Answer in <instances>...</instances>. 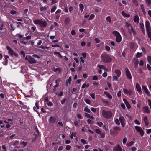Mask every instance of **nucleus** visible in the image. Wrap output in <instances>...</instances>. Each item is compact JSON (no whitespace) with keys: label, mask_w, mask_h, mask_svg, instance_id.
Here are the masks:
<instances>
[{"label":"nucleus","mask_w":151,"mask_h":151,"mask_svg":"<svg viewBox=\"0 0 151 151\" xmlns=\"http://www.w3.org/2000/svg\"><path fill=\"white\" fill-rule=\"evenodd\" d=\"M100 57L101 60L104 63H109L112 60V58L110 55L105 52H104L101 55Z\"/></svg>","instance_id":"1"},{"label":"nucleus","mask_w":151,"mask_h":151,"mask_svg":"<svg viewBox=\"0 0 151 151\" xmlns=\"http://www.w3.org/2000/svg\"><path fill=\"white\" fill-rule=\"evenodd\" d=\"M33 22L35 24L39 25L42 28H45L47 26V22L45 20L37 19L34 21Z\"/></svg>","instance_id":"2"},{"label":"nucleus","mask_w":151,"mask_h":151,"mask_svg":"<svg viewBox=\"0 0 151 151\" xmlns=\"http://www.w3.org/2000/svg\"><path fill=\"white\" fill-rule=\"evenodd\" d=\"M145 27L146 31L147 33L148 37L151 40V27L149 22L148 21H146L145 22Z\"/></svg>","instance_id":"3"},{"label":"nucleus","mask_w":151,"mask_h":151,"mask_svg":"<svg viewBox=\"0 0 151 151\" xmlns=\"http://www.w3.org/2000/svg\"><path fill=\"white\" fill-rule=\"evenodd\" d=\"M112 114L111 112L109 111H106L103 110L102 111V115L106 119H110L112 116Z\"/></svg>","instance_id":"4"},{"label":"nucleus","mask_w":151,"mask_h":151,"mask_svg":"<svg viewBox=\"0 0 151 151\" xmlns=\"http://www.w3.org/2000/svg\"><path fill=\"white\" fill-rule=\"evenodd\" d=\"M112 34L116 37V40L118 42H120L122 40L121 36L120 33L117 31H114Z\"/></svg>","instance_id":"5"},{"label":"nucleus","mask_w":151,"mask_h":151,"mask_svg":"<svg viewBox=\"0 0 151 151\" xmlns=\"http://www.w3.org/2000/svg\"><path fill=\"white\" fill-rule=\"evenodd\" d=\"M25 60H27L29 63L31 64L36 63H37L36 60L30 56H26L25 58Z\"/></svg>","instance_id":"6"},{"label":"nucleus","mask_w":151,"mask_h":151,"mask_svg":"<svg viewBox=\"0 0 151 151\" xmlns=\"http://www.w3.org/2000/svg\"><path fill=\"white\" fill-rule=\"evenodd\" d=\"M128 32L131 35H132V33H133L134 36L136 35L137 34L136 32L132 26H131L130 28L128 29Z\"/></svg>","instance_id":"7"},{"label":"nucleus","mask_w":151,"mask_h":151,"mask_svg":"<svg viewBox=\"0 0 151 151\" xmlns=\"http://www.w3.org/2000/svg\"><path fill=\"white\" fill-rule=\"evenodd\" d=\"M125 70L126 76L129 79H131L132 78V76L130 73L127 68H126Z\"/></svg>","instance_id":"8"},{"label":"nucleus","mask_w":151,"mask_h":151,"mask_svg":"<svg viewBox=\"0 0 151 151\" xmlns=\"http://www.w3.org/2000/svg\"><path fill=\"white\" fill-rule=\"evenodd\" d=\"M123 91L124 93L126 95H131L133 93V91L131 90H128L127 89L124 88Z\"/></svg>","instance_id":"9"},{"label":"nucleus","mask_w":151,"mask_h":151,"mask_svg":"<svg viewBox=\"0 0 151 151\" xmlns=\"http://www.w3.org/2000/svg\"><path fill=\"white\" fill-rule=\"evenodd\" d=\"M113 151H125V150H122L120 145H118L117 146L114 148Z\"/></svg>","instance_id":"10"},{"label":"nucleus","mask_w":151,"mask_h":151,"mask_svg":"<svg viewBox=\"0 0 151 151\" xmlns=\"http://www.w3.org/2000/svg\"><path fill=\"white\" fill-rule=\"evenodd\" d=\"M119 119L121 123L122 126L123 127H124L125 125L124 122L125 121L124 118L122 116L119 117Z\"/></svg>","instance_id":"11"},{"label":"nucleus","mask_w":151,"mask_h":151,"mask_svg":"<svg viewBox=\"0 0 151 151\" xmlns=\"http://www.w3.org/2000/svg\"><path fill=\"white\" fill-rule=\"evenodd\" d=\"M142 89L144 90L145 92L146 93V94H147L148 96H149L150 95V92L148 90L145 86H142Z\"/></svg>","instance_id":"12"},{"label":"nucleus","mask_w":151,"mask_h":151,"mask_svg":"<svg viewBox=\"0 0 151 151\" xmlns=\"http://www.w3.org/2000/svg\"><path fill=\"white\" fill-rule=\"evenodd\" d=\"M6 49L8 50V53L9 55H10L12 56H13V53L14 52L13 50L8 46H6Z\"/></svg>","instance_id":"13"},{"label":"nucleus","mask_w":151,"mask_h":151,"mask_svg":"<svg viewBox=\"0 0 151 151\" xmlns=\"http://www.w3.org/2000/svg\"><path fill=\"white\" fill-rule=\"evenodd\" d=\"M136 88L137 91L140 93L141 94L142 93L140 85L137 83L136 84Z\"/></svg>","instance_id":"14"},{"label":"nucleus","mask_w":151,"mask_h":151,"mask_svg":"<svg viewBox=\"0 0 151 151\" xmlns=\"http://www.w3.org/2000/svg\"><path fill=\"white\" fill-rule=\"evenodd\" d=\"M123 100L125 104L127 107L128 109L130 108L131 107V106L129 102L127 101L126 99L125 98H123Z\"/></svg>","instance_id":"15"},{"label":"nucleus","mask_w":151,"mask_h":151,"mask_svg":"<svg viewBox=\"0 0 151 151\" xmlns=\"http://www.w3.org/2000/svg\"><path fill=\"white\" fill-rule=\"evenodd\" d=\"M139 27L141 29L143 33L145 35V29L144 27V25L142 23H139Z\"/></svg>","instance_id":"16"},{"label":"nucleus","mask_w":151,"mask_h":151,"mask_svg":"<svg viewBox=\"0 0 151 151\" xmlns=\"http://www.w3.org/2000/svg\"><path fill=\"white\" fill-rule=\"evenodd\" d=\"M133 20L134 22H136L137 24H138L139 23V16L137 15L135 16H134Z\"/></svg>","instance_id":"17"},{"label":"nucleus","mask_w":151,"mask_h":151,"mask_svg":"<svg viewBox=\"0 0 151 151\" xmlns=\"http://www.w3.org/2000/svg\"><path fill=\"white\" fill-rule=\"evenodd\" d=\"M56 120V118L55 117L51 116L49 119V122L50 123H54Z\"/></svg>","instance_id":"18"},{"label":"nucleus","mask_w":151,"mask_h":151,"mask_svg":"<svg viewBox=\"0 0 151 151\" xmlns=\"http://www.w3.org/2000/svg\"><path fill=\"white\" fill-rule=\"evenodd\" d=\"M85 116L87 118H90L92 120L95 119V118L92 116L90 115L88 113H85L84 114Z\"/></svg>","instance_id":"19"},{"label":"nucleus","mask_w":151,"mask_h":151,"mask_svg":"<svg viewBox=\"0 0 151 151\" xmlns=\"http://www.w3.org/2000/svg\"><path fill=\"white\" fill-rule=\"evenodd\" d=\"M98 67L100 69H103L105 71H108V69L106 68L105 66L102 65H99L98 66Z\"/></svg>","instance_id":"20"},{"label":"nucleus","mask_w":151,"mask_h":151,"mask_svg":"<svg viewBox=\"0 0 151 151\" xmlns=\"http://www.w3.org/2000/svg\"><path fill=\"white\" fill-rule=\"evenodd\" d=\"M144 122L145 124V126H147L148 125V120L146 116H145L144 117L143 119Z\"/></svg>","instance_id":"21"},{"label":"nucleus","mask_w":151,"mask_h":151,"mask_svg":"<svg viewBox=\"0 0 151 151\" xmlns=\"http://www.w3.org/2000/svg\"><path fill=\"white\" fill-rule=\"evenodd\" d=\"M115 73L116 74L118 78L120 77L121 74V72L119 70L117 69L115 71Z\"/></svg>","instance_id":"22"},{"label":"nucleus","mask_w":151,"mask_h":151,"mask_svg":"<svg viewBox=\"0 0 151 151\" xmlns=\"http://www.w3.org/2000/svg\"><path fill=\"white\" fill-rule=\"evenodd\" d=\"M142 109L144 112L147 113H149L150 112V110H149L147 106H145L143 107Z\"/></svg>","instance_id":"23"},{"label":"nucleus","mask_w":151,"mask_h":151,"mask_svg":"<svg viewBox=\"0 0 151 151\" xmlns=\"http://www.w3.org/2000/svg\"><path fill=\"white\" fill-rule=\"evenodd\" d=\"M70 19L69 17L66 18L65 20L64 23L65 24L68 25L69 23L70 22Z\"/></svg>","instance_id":"24"},{"label":"nucleus","mask_w":151,"mask_h":151,"mask_svg":"<svg viewBox=\"0 0 151 151\" xmlns=\"http://www.w3.org/2000/svg\"><path fill=\"white\" fill-rule=\"evenodd\" d=\"M104 93L106 94L107 97H108L109 99H111L112 98V96L111 95L110 93L106 91L104 92Z\"/></svg>","instance_id":"25"},{"label":"nucleus","mask_w":151,"mask_h":151,"mask_svg":"<svg viewBox=\"0 0 151 151\" xmlns=\"http://www.w3.org/2000/svg\"><path fill=\"white\" fill-rule=\"evenodd\" d=\"M140 7L142 10V12L143 14H146V12L145 10L144 9V5L143 4H141L140 5Z\"/></svg>","instance_id":"26"},{"label":"nucleus","mask_w":151,"mask_h":151,"mask_svg":"<svg viewBox=\"0 0 151 151\" xmlns=\"http://www.w3.org/2000/svg\"><path fill=\"white\" fill-rule=\"evenodd\" d=\"M135 129L138 132H143L141 129V128L139 127L136 126L135 127Z\"/></svg>","instance_id":"27"},{"label":"nucleus","mask_w":151,"mask_h":151,"mask_svg":"<svg viewBox=\"0 0 151 151\" xmlns=\"http://www.w3.org/2000/svg\"><path fill=\"white\" fill-rule=\"evenodd\" d=\"M24 37L21 39V42L24 44H26L27 42V41L25 40Z\"/></svg>","instance_id":"28"},{"label":"nucleus","mask_w":151,"mask_h":151,"mask_svg":"<svg viewBox=\"0 0 151 151\" xmlns=\"http://www.w3.org/2000/svg\"><path fill=\"white\" fill-rule=\"evenodd\" d=\"M135 45V44L133 42H130V45H129L130 48L132 49H133L134 48V47Z\"/></svg>","instance_id":"29"},{"label":"nucleus","mask_w":151,"mask_h":151,"mask_svg":"<svg viewBox=\"0 0 151 151\" xmlns=\"http://www.w3.org/2000/svg\"><path fill=\"white\" fill-rule=\"evenodd\" d=\"M54 54L55 55H57L58 56V57L60 58H62V56L61 55L60 53L58 52H54Z\"/></svg>","instance_id":"30"},{"label":"nucleus","mask_w":151,"mask_h":151,"mask_svg":"<svg viewBox=\"0 0 151 151\" xmlns=\"http://www.w3.org/2000/svg\"><path fill=\"white\" fill-rule=\"evenodd\" d=\"M53 70L54 72H57L58 71L59 73H60L61 72V69L60 68H53Z\"/></svg>","instance_id":"31"},{"label":"nucleus","mask_w":151,"mask_h":151,"mask_svg":"<svg viewBox=\"0 0 151 151\" xmlns=\"http://www.w3.org/2000/svg\"><path fill=\"white\" fill-rule=\"evenodd\" d=\"M84 111H85L88 113H90L91 112V111L90 109L86 106L84 108Z\"/></svg>","instance_id":"32"},{"label":"nucleus","mask_w":151,"mask_h":151,"mask_svg":"<svg viewBox=\"0 0 151 151\" xmlns=\"http://www.w3.org/2000/svg\"><path fill=\"white\" fill-rule=\"evenodd\" d=\"M113 129L115 131H119L120 129V128L119 127H113Z\"/></svg>","instance_id":"33"},{"label":"nucleus","mask_w":151,"mask_h":151,"mask_svg":"<svg viewBox=\"0 0 151 151\" xmlns=\"http://www.w3.org/2000/svg\"><path fill=\"white\" fill-rule=\"evenodd\" d=\"M99 136L101 137V138H104L105 137V134L104 133H97Z\"/></svg>","instance_id":"34"},{"label":"nucleus","mask_w":151,"mask_h":151,"mask_svg":"<svg viewBox=\"0 0 151 151\" xmlns=\"http://www.w3.org/2000/svg\"><path fill=\"white\" fill-rule=\"evenodd\" d=\"M122 14L125 17H130V15L129 14H127L125 13V12L123 11L122 12Z\"/></svg>","instance_id":"35"},{"label":"nucleus","mask_w":151,"mask_h":151,"mask_svg":"<svg viewBox=\"0 0 151 151\" xmlns=\"http://www.w3.org/2000/svg\"><path fill=\"white\" fill-rule=\"evenodd\" d=\"M106 21L109 23H111L112 22L111 17L110 16H108L106 18Z\"/></svg>","instance_id":"36"},{"label":"nucleus","mask_w":151,"mask_h":151,"mask_svg":"<svg viewBox=\"0 0 151 151\" xmlns=\"http://www.w3.org/2000/svg\"><path fill=\"white\" fill-rule=\"evenodd\" d=\"M133 4L136 6H137L138 5L137 1L136 0H132V1Z\"/></svg>","instance_id":"37"},{"label":"nucleus","mask_w":151,"mask_h":151,"mask_svg":"<svg viewBox=\"0 0 151 151\" xmlns=\"http://www.w3.org/2000/svg\"><path fill=\"white\" fill-rule=\"evenodd\" d=\"M79 6L80 10L81 12H82L84 8L83 5L82 4H80Z\"/></svg>","instance_id":"38"},{"label":"nucleus","mask_w":151,"mask_h":151,"mask_svg":"<svg viewBox=\"0 0 151 151\" xmlns=\"http://www.w3.org/2000/svg\"><path fill=\"white\" fill-rule=\"evenodd\" d=\"M134 142L132 141L130 142L129 143H127L126 144V145L127 147H129L132 145L134 144Z\"/></svg>","instance_id":"39"},{"label":"nucleus","mask_w":151,"mask_h":151,"mask_svg":"<svg viewBox=\"0 0 151 151\" xmlns=\"http://www.w3.org/2000/svg\"><path fill=\"white\" fill-rule=\"evenodd\" d=\"M146 3L148 6H150L151 4V0H145Z\"/></svg>","instance_id":"40"},{"label":"nucleus","mask_w":151,"mask_h":151,"mask_svg":"<svg viewBox=\"0 0 151 151\" xmlns=\"http://www.w3.org/2000/svg\"><path fill=\"white\" fill-rule=\"evenodd\" d=\"M19 144V141H16L14 143V145L15 147H17Z\"/></svg>","instance_id":"41"},{"label":"nucleus","mask_w":151,"mask_h":151,"mask_svg":"<svg viewBox=\"0 0 151 151\" xmlns=\"http://www.w3.org/2000/svg\"><path fill=\"white\" fill-rule=\"evenodd\" d=\"M47 7H43L42 6L40 8V10L41 11H45L46 10Z\"/></svg>","instance_id":"42"},{"label":"nucleus","mask_w":151,"mask_h":151,"mask_svg":"<svg viewBox=\"0 0 151 151\" xmlns=\"http://www.w3.org/2000/svg\"><path fill=\"white\" fill-rule=\"evenodd\" d=\"M94 17H95V15L94 14H91L90 15V16L88 19V20H92L94 18Z\"/></svg>","instance_id":"43"},{"label":"nucleus","mask_w":151,"mask_h":151,"mask_svg":"<svg viewBox=\"0 0 151 151\" xmlns=\"http://www.w3.org/2000/svg\"><path fill=\"white\" fill-rule=\"evenodd\" d=\"M125 26L126 27L128 28H130V27L131 26V25L130 24H129L128 23V22H126L125 23Z\"/></svg>","instance_id":"44"},{"label":"nucleus","mask_w":151,"mask_h":151,"mask_svg":"<svg viewBox=\"0 0 151 151\" xmlns=\"http://www.w3.org/2000/svg\"><path fill=\"white\" fill-rule=\"evenodd\" d=\"M142 53H139L138 52L136 54V57L139 58L142 56Z\"/></svg>","instance_id":"45"},{"label":"nucleus","mask_w":151,"mask_h":151,"mask_svg":"<svg viewBox=\"0 0 151 151\" xmlns=\"http://www.w3.org/2000/svg\"><path fill=\"white\" fill-rule=\"evenodd\" d=\"M35 105H36V108L35 107H34V109L35 111L36 110V109H36V108L37 109H39V106L38 105V103L37 102L36 103Z\"/></svg>","instance_id":"46"},{"label":"nucleus","mask_w":151,"mask_h":151,"mask_svg":"<svg viewBox=\"0 0 151 151\" xmlns=\"http://www.w3.org/2000/svg\"><path fill=\"white\" fill-rule=\"evenodd\" d=\"M79 124V122L77 120H75L74 122V125L76 126H78Z\"/></svg>","instance_id":"47"},{"label":"nucleus","mask_w":151,"mask_h":151,"mask_svg":"<svg viewBox=\"0 0 151 151\" xmlns=\"http://www.w3.org/2000/svg\"><path fill=\"white\" fill-rule=\"evenodd\" d=\"M97 124L99 127H101L103 124L102 122H97Z\"/></svg>","instance_id":"48"},{"label":"nucleus","mask_w":151,"mask_h":151,"mask_svg":"<svg viewBox=\"0 0 151 151\" xmlns=\"http://www.w3.org/2000/svg\"><path fill=\"white\" fill-rule=\"evenodd\" d=\"M56 9V7L55 6H54L53 8H52L51 10V13H53L54 12L55 10Z\"/></svg>","instance_id":"49"},{"label":"nucleus","mask_w":151,"mask_h":151,"mask_svg":"<svg viewBox=\"0 0 151 151\" xmlns=\"http://www.w3.org/2000/svg\"><path fill=\"white\" fill-rule=\"evenodd\" d=\"M148 61L150 63H151V56H148L147 57Z\"/></svg>","instance_id":"50"},{"label":"nucleus","mask_w":151,"mask_h":151,"mask_svg":"<svg viewBox=\"0 0 151 151\" xmlns=\"http://www.w3.org/2000/svg\"><path fill=\"white\" fill-rule=\"evenodd\" d=\"M105 49L107 51H109L110 50V47L108 46H106L105 47Z\"/></svg>","instance_id":"51"},{"label":"nucleus","mask_w":151,"mask_h":151,"mask_svg":"<svg viewBox=\"0 0 151 151\" xmlns=\"http://www.w3.org/2000/svg\"><path fill=\"white\" fill-rule=\"evenodd\" d=\"M118 78H119L117 76H114L113 77V81H117L118 80Z\"/></svg>","instance_id":"52"},{"label":"nucleus","mask_w":151,"mask_h":151,"mask_svg":"<svg viewBox=\"0 0 151 151\" xmlns=\"http://www.w3.org/2000/svg\"><path fill=\"white\" fill-rule=\"evenodd\" d=\"M10 13L12 14H16L17 12L16 11L12 10L10 11Z\"/></svg>","instance_id":"53"},{"label":"nucleus","mask_w":151,"mask_h":151,"mask_svg":"<svg viewBox=\"0 0 151 151\" xmlns=\"http://www.w3.org/2000/svg\"><path fill=\"white\" fill-rule=\"evenodd\" d=\"M91 111L94 113L96 111V109L95 108H91Z\"/></svg>","instance_id":"54"},{"label":"nucleus","mask_w":151,"mask_h":151,"mask_svg":"<svg viewBox=\"0 0 151 151\" xmlns=\"http://www.w3.org/2000/svg\"><path fill=\"white\" fill-rule=\"evenodd\" d=\"M94 40L97 43H99L100 42V40L98 38H95Z\"/></svg>","instance_id":"55"},{"label":"nucleus","mask_w":151,"mask_h":151,"mask_svg":"<svg viewBox=\"0 0 151 151\" xmlns=\"http://www.w3.org/2000/svg\"><path fill=\"white\" fill-rule=\"evenodd\" d=\"M20 53L23 55V57L24 58L25 56V54L23 50H21L20 52Z\"/></svg>","instance_id":"56"},{"label":"nucleus","mask_w":151,"mask_h":151,"mask_svg":"<svg viewBox=\"0 0 151 151\" xmlns=\"http://www.w3.org/2000/svg\"><path fill=\"white\" fill-rule=\"evenodd\" d=\"M85 101L88 104H90L91 103L89 99H86L85 100Z\"/></svg>","instance_id":"57"},{"label":"nucleus","mask_w":151,"mask_h":151,"mask_svg":"<svg viewBox=\"0 0 151 151\" xmlns=\"http://www.w3.org/2000/svg\"><path fill=\"white\" fill-rule=\"evenodd\" d=\"M134 122L136 123V124H137L139 125L140 124L139 122L137 119H136L134 121Z\"/></svg>","instance_id":"58"},{"label":"nucleus","mask_w":151,"mask_h":151,"mask_svg":"<svg viewBox=\"0 0 151 151\" xmlns=\"http://www.w3.org/2000/svg\"><path fill=\"white\" fill-rule=\"evenodd\" d=\"M71 34L72 35H75L76 34V32L74 30H72L71 31Z\"/></svg>","instance_id":"59"},{"label":"nucleus","mask_w":151,"mask_h":151,"mask_svg":"<svg viewBox=\"0 0 151 151\" xmlns=\"http://www.w3.org/2000/svg\"><path fill=\"white\" fill-rule=\"evenodd\" d=\"M107 72H104L102 74L103 76L104 77H106L107 76Z\"/></svg>","instance_id":"60"},{"label":"nucleus","mask_w":151,"mask_h":151,"mask_svg":"<svg viewBox=\"0 0 151 151\" xmlns=\"http://www.w3.org/2000/svg\"><path fill=\"white\" fill-rule=\"evenodd\" d=\"M127 139L126 138H124L123 140V143L124 145L125 144L126 142Z\"/></svg>","instance_id":"61"},{"label":"nucleus","mask_w":151,"mask_h":151,"mask_svg":"<svg viewBox=\"0 0 151 151\" xmlns=\"http://www.w3.org/2000/svg\"><path fill=\"white\" fill-rule=\"evenodd\" d=\"M121 107L124 109L125 108V105L124 103H122L121 104Z\"/></svg>","instance_id":"62"},{"label":"nucleus","mask_w":151,"mask_h":151,"mask_svg":"<svg viewBox=\"0 0 151 151\" xmlns=\"http://www.w3.org/2000/svg\"><path fill=\"white\" fill-rule=\"evenodd\" d=\"M87 121L88 124H92L93 123V122L90 119H88Z\"/></svg>","instance_id":"63"},{"label":"nucleus","mask_w":151,"mask_h":151,"mask_svg":"<svg viewBox=\"0 0 151 151\" xmlns=\"http://www.w3.org/2000/svg\"><path fill=\"white\" fill-rule=\"evenodd\" d=\"M147 67L149 70L151 71V67L149 64L147 65Z\"/></svg>","instance_id":"64"}]
</instances>
